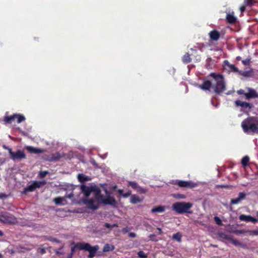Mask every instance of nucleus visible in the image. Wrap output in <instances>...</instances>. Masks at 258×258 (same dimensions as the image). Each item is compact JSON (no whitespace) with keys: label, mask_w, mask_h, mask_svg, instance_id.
Returning <instances> with one entry per match:
<instances>
[{"label":"nucleus","mask_w":258,"mask_h":258,"mask_svg":"<svg viewBox=\"0 0 258 258\" xmlns=\"http://www.w3.org/2000/svg\"><path fill=\"white\" fill-rule=\"evenodd\" d=\"M16 119H17V122L20 123L25 120V117L20 114H14L11 116H6L4 120L7 123H11Z\"/></svg>","instance_id":"nucleus-7"},{"label":"nucleus","mask_w":258,"mask_h":258,"mask_svg":"<svg viewBox=\"0 0 258 258\" xmlns=\"http://www.w3.org/2000/svg\"><path fill=\"white\" fill-rule=\"evenodd\" d=\"M232 243L235 245L241 246V245H242L240 242H239L238 240H233Z\"/></svg>","instance_id":"nucleus-45"},{"label":"nucleus","mask_w":258,"mask_h":258,"mask_svg":"<svg viewBox=\"0 0 258 258\" xmlns=\"http://www.w3.org/2000/svg\"><path fill=\"white\" fill-rule=\"evenodd\" d=\"M75 245H76L77 249L79 250H86L87 247H88V243L78 242Z\"/></svg>","instance_id":"nucleus-21"},{"label":"nucleus","mask_w":258,"mask_h":258,"mask_svg":"<svg viewBox=\"0 0 258 258\" xmlns=\"http://www.w3.org/2000/svg\"><path fill=\"white\" fill-rule=\"evenodd\" d=\"M130 202L133 204H136L141 202V200L140 199V198L138 196H137L135 195H134L131 197Z\"/></svg>","instance_id":"nucleus-25"},{"label":"nucleus","mask_w":258,"mask_h":258,"mask_svg":"<svg viewBox=\"0 0 258 258\" xmlns=\"http://www.w3.org/2000/svg\"><path fill=\"white\" fill-rule=\"evenodd\" d=\"M214 221L216 222V223L218 225H222V222L220 218L217 216H215L214 218Z\"/></svg>","instance_id":"nucleus-37"},{"label":"nucleus","mask_w":258,"mask_h":258,"mask_svg":"<svg viewBox=\"0 0 258 258\" xmlns=\"http://www.w3.org/2000/svg\"><path fill=\"white\" fill-rule=\"evenodd\" d=\"M49 173L48 171H40L39 172V176L41 178H44L46 176L47 174Z\"/></svg>","instance_id":"nucleus-34"},{"label":"nucleus","mask_w":258,"mask_h":258,"mask_svg":"<svg viewBox=\"0 0 258 258\" xmlns=\"http://www.w3.org/2000/svg\"><path fill=\"white\" fill-rule=\"evenodd\" d=\"M242 62L245 66H249L250 63V59L246 58L244 60H242Z\"/></svg>","instance_id":"nucleus-38"},{"label":"nucleus","mask_w":258,"mask_h":258,"mask_svg":"<svg viewBox=\"0 0 258 258\" xmlns=\"http://www.w3.org/2000/svg\"><path fill=\"white\" fill-rule=\"evenodd\" d=\"M26 149L29 152L34 154L41 153L44 151L43 149L36 148L31 146L27 147Z\"/></svg>","instance_id":"nucleus-19"},{"label":"nucleus","mask_w":258,"mask_h":258,"mask_svg":"<svg viewBox=\"0 0 258 258\" xmlns=\"http://www.w3.org/2000/svg\"><path fill=\"white\" fill-rule=\"evenodd\" d=\"M233 92H234V90H233V91H229L226 94V95H230V94H232Z\"/></svg>","instance_id":"nucleus-55"},{"label":"nucleus","mask_w":258,"mask_h":258,"mask_svg":"<svg viewBox=\"0 0 258 258\" xmlns=\"http://www.w3.org/2000/svg\"><path fill=\"white\" fill-rule=\"evenodd\" d=\"M115 249V246L108 243L105 244L103 248V252L112 251Z\"/></svg>","instance_id":"nucleus-22"},{"label":"nucleus","mask_w":258,"mask_h":258,"mask_svg":"<svg viewBox=\"0 0 258 258\" xmlns=\"http://www.w3.org/2000/svg\"><path fill=\"white\" fill-rule=\"evenodd\" d=\"M165 211V207L163 206H159L152 209V213H162Z\"/></svg>","instance_id":"nucleus-23"},{"label":"nucleus","mask_w":258,"mask_h":258,"mask_svg":"<svg viewBox=\"0 0 258 258\" xmlns=\"http://www.w3.org/2000/svg\"><path fill=\"white\" fill-rule=\"evenodd\" d=\"M53 201L57 205H64V203L62 202L65 200L63 198L57 197L55 198Z\"/></svg>","instance_id":"nucleus-30"},{"label":"nucleus","mask_w":258,"mask_h":258,"mask_svg":"<svg viewBox=\"0 0 258 258\" xmlns=\"http://www.w3.org/2000/svg\"><path fill=\"white\" fill-rule=\"evenodd\" d=\"M255 3L254 0H246L245 4L247 6H252Z\"/></svg>","instance_id":"nucleus-41"},{"label":"nucleus","mask_w":258,"mask_h":258,"mask_svg":"<svg viewBox=\"0 0 258 258\" xmlns=\"http://www.w3.org/2000/svg\"><path fill=\"white\" fill-rule=\"evenodd\" d=\"M257 175H258V171H257Z\"/></svg>","instance_id":"nucleus-64"},{"label":"nucleus","mask_w":258,"mask_h":258,"mask_svg":"<svg viewBox=\"0 0 258 258\" xmlns=\"http://www.w3.org/2000/svg\"><path fill=\"white\" fill-rule=\"evenodd\" d=\"M156 235L154 234H151L149 235V238L150 239V240L153 241H157V240L156 239Z\"/></svg>","instance_id":"nucleus-43"},{"label":"nucleus","mask_w":258,"mask_h":258,"mask_svg":"<svg viewBox=\"0 0 258 258\" xmlns=\"http://www.w3.org/2000/svg\"><path fill=\"white\" fill-rule=\"evenodd\" d=\"M245 97L248 100L250 98H258V93L253 89L248 88V92L245 94Z\"/></svg>","instance_id":"nucleus-13"},{"label":"nucleus","mask_w":258,"mask_h":258,"mask_svg":"<svg viewBox=\"0 0 258 258\" xmlns=\"http://www.w3.org/2000/svg\"><path fill=\"white\" fill-rule=\"evenodd\" d=\"M240 10L241 13L244 12L245 10V6H242L240 7Z\"/></svg>","instance_id":"nucleus-52"},{"label":"nucleus","mask_w":258,"mask_h":258,"mask_svg":"<svg viewBox=\"0 0 258 258\" xmlns=\"http://www.w3.org/2000/svg\"><path fill=\"white\" fill-rule=\"evenodd\" d=\"M212 86L211 82L209 80H207L204 81L203 84L200 86V88L203 90L210 91V89Z\"/></svg>","instance_id":"nucleus-20"},{"label":"nucleus","mask_w":258,"mask_h":258,"mask_svg":"<svg viewBox=\"0 0 258 258\" xmlns=\"http://www.w3.org/2000/svg\"><path fill=\"white\" fill-rule=\"evenodd\" d=\"M0 222L5 224H13L17 222V219L12 214L2 211L0 212Z\"/></svg>","instance_id":"nucleus-5"},{"label":"nucleus","mask_w":258,"mask_h":258,"mask_svg":"<svg viewBox=\"0 0 258 258\" xmlns=\"http://www.w3.org/2000/svg\"><path fill=\"white\" fill-rule=\"evenodd\" d=\"M257 221V220L255 218L253 217L252 216H250V221L249 222H252L253 223H255Z\"/></svg>","instance_id":"nucleus-50"},{"label":"nucleus","mask_w":258,"mask_h":258,"mask_svg":"<svg viewBox=\"0 0 258 258\" xmlns=\"http://www.w3.org/2000/svg\"><path fill=\"white\" fill-rule=\"evenodd\" d=\"M174 197L176 199H184L185 196L183 194H177L174 195Z\"/></svg>","instance_id":"nucleus-39"},{"label":"nucleus","mask_w":258,"mask_h":258,"mask_svg":"<svg viewBox=\"0 0 258 258\" xmlns=\"http://www.w3.org/2000/svg\"><path fill=\"white\" fill-rule=\"evenodd\" d=\"M128 236L131 238H135L137 237V234L134 232H130L128 233Z\"/></svg>","instance_id":"nucleus-47"},{"label":"nucleus","mask_w":258,"mask_h":258,"mask_svg":"<svg viewBox=\"0 0 258 258\" xmlns=\"http://www.w3.org/2000/svg\"><path fill=\"white\" fill-rule=\"evenodd\" d=\"M131 227H129L128 226H126L125 227H124L122 229V232L123 234H125V233H128L131 229Z\"/></svg>","instance_id":"nucleus-40"},{"label":"nucleus","mask_w":258,"mask_h":258,"mask_svg":"<svg viewBox=\"0 0 258 258\" xmlns=\"http://www.w3.org/2000/svg\"><path fill=\"white\" fill-rule=\"evenodd\" d=\"M3 197V195L0 196V198H2Z\"/></svg>","instance_id":"nucleus-63"},{"label":"nucleus","mask_w":258,"mask_h":258,"mask_svg":"<svg viewBox=\"0 0 258 258\" xmlns=\"http://www.w3.org/2000/svg\"><path fill=\"white\" fill-rule=\"evenodd\" d=\"M76 250H78L76 247V245H75L74 246L71 247V252L70 254V258L72 257L73 254L75 252Z\"/></svg>","instance_id":"nucleus-44"},{"label":"nucleus","mask_w":258,"mask_h":258,"mask_svg":"<svg viewBox=\"0 0 258 258\" xmlns=\"http://www.w3.org/2000/svg\"><path fill=\"white\" fill-rule=\"evenodd\" d=\"M241 57L239 56L236 57V60H240L241 59Z\"/></svg>","instance_id":"nucleus-59"},{"label":"nucleus","mask_w":258,"mask_h":258,"mask_svg":"<svg viewBox=\"0 0 258 258\" xmlns=\"http://www.w3.org/2000/svg\"><path fill=\"white\" fill-rule=\"evenodd\" d=\"M138 255L140 258H147V254L143 251H139L138 252Z\"/></svg>","instance_id":"nucleus-36"},{"label":"nucleus","mask_w":258,"mask_h":258,"mask_svg":"<svg viewBox=\"0 0 258 258\" xmlns=\"http://www.w3.org/2000/svg\"><path fill=\"white\" fill-rule=\"evenodd\" d=\"M212 61V58H208L207 59V63H208L209 61Z\"/></svg>","instance_id":"nucleus-57"},{"label":"nucleus","mask_w":258,"mask_h":258,"mask_svg":"<svg viewBox=\"0 0 258 258\" xmlns=\"http://www.w3.org/2000/svg\"><path fill=\"white\" fill-rule=\"evenodd\" d=\"M81 190L82 193L84 194L85 199H89V197L91 193V186L89 187L85 184L81 186Z\"/></svg>","instance_id":"nucleus-15"},{"label":"nucleus","mask_w":258,"mask_h":258,"mask_svg":"<svg viewBox=\"0 0 258 258\" xmlns=\"http://www.w3.org/2000/svg\"><path fill=\"white\" fill-rule=\"evenodd\" d=\"M241 127L247 134H258V118L250 116L245 118L241 123Z\"/></svg>","instance_id":"nucleus-2"},{"label":"nucleus","mask_w":258,"mask_h":258,"mask_svg":"<svg viewBox=\"0 0 258 258\" xmlns=\"http://www.w3.org/2000/svg\"><path fill=\"white\" fill-rule=\"evenodd\" d=\"M3 148H4V149H6V150H8L9 152V150H10V149H12L11 148H10L8 147V146H7L6 145H3Z\"/></svg>","instance_id":"nucleus-54"},{"label":"nucleus","mask_w":258,"mask_h":258,"mask_svg":"<svg viewBox=\"0 0 258 258\" xmlns=\"http://www.w3.org/2000/svg\"><path fill=\"white\" fill-rule=\"evenodd\" d=\"M250 233L252 235H258V230L250 231Z\"/></svg>","instance_id":"nucleus-51"},{"label":"nucleus","mask_w":258,"mask_h":258,"mask_svg":"<svg viewBox=\"0 0 258 258\" xmlns=\"http://www.w3.org/2000/svg\"><path fill=\"white\" fill-rule=\"evenodd\" d=\"M211 246L214 247H217V245L211 244Z\"/></svg>","instance_id":"nucleus-60"},{"label":"nucleus","mask_w":258,"mask_h":258,"mask_svg":"<svg viewBox=\"0 0 258 258\" xmlns=\"http://www.w3.org/2000/svg\"><path fill=\"white\" fill-rule=\"evenodd\" d=\"M128 184L133 189H136V190L137 189V188L138 187V186H139L138 184H137V183L135 181H130L128 182Z\"/></svg>","instance_id":"nucleus-33"},{"label":"nucleus","mask_w":258,"mask_h":258,"mask_svg":"<svg viewBox=\"0 0 258 258\" xmlns=\"http://www.w3.org/2000/svg\"><path fill=\"white\" fill-rule=\"evenodd\" d=\"M45 182L44 181H34L31 185L27 186L23 189L22 194H26L28 192L33 191L37 188H39L41 185H44Z\"/></svg>","instance_id":"nucleus-8"},{"label":"nucleus","mask_w":258,"mask_h":258,"mask_svg":"<svg viewBox=\"0 0 258 258\" xmlns=\"http://www.w3.org/2000/svg\"><path fill=\"white\" fill-rule=\"evenodd\" d=\"M209 76L212 77L216 82V84L214 86V90L215 93L220 94L226 90V85L222 75L212 73Z\"/></svg>","instance_id":"nucleus-3"},{"label":"nucleus","mask_w":258,"mask_h":258,"mask_svg":"<svg viewBox=\"0 0 258 258\" xmlns=\"http://www.w3.org/2000/svg\"><path fill=\"white\" fill-rule=\"evenodd\" d=\"M4 235L3 232L0 230V236H3Z\"/></svg>","instance_id":"nucleus-58"},{"label":"nucleus","mask_w":258,"mask_h":258,"mask_svg":"<svg viewBox=\"0 0 258 258\" xmlns=\"http://www.w3.org/2000/svg\"><path fill=\"white\" fill-rule=\"evenodd\" d=\"M88 247H87L86 251L89 252V254L88 256L89 258H93L95 255V254L99 249V246L96 245L94 246H92L89 243H88Z\"/></svg>","instance_id":"nucleus-10"},{"label":"nucleus","mask_w":258,"mask_h":258,"mask_svg":"<svg viewBox=\"0 0 258 258\" xmlns=\"http://www.w3.org/2000/svg\"><path fill=\"white\" fill-rule=\"evenodd\" d=\"M250 215H241L239 216V220L241 221H246V222H249L250 221Z\"/></svg>","instance_id":"nucleus-32"},{"label":"nucleus","mask_w":258,"mask_h":258,"mask_svg":"<svg viewBox=\"0 0 258 258\" xmlns=\"http://www.w3.org/2000/svg\"><path fill=\"white\" fill-rule=\"evenodd\" d=\"M72 195H70L69 196H68V198H71L72 197Z\"/></svg>","instance_id":"nucleus-61"},{"label":"nucleus","mask_w":258,"mask_h":258,"mask_svg":"<svg viewBox=\"0 0 258 258\" xmlns=\"http://www.w3.org/2000/svg\"><path fill=\"white\" fill-rule=\"evenodd\" d=\"M38 251L41 254H43L46 253V250L44 248H39L38 249Z\"/></svg>","instance_id":"nucleus-46"},{"label":"nucleus","mask_w":258,"mask_h":258,"mask_svg":"<svg viewBox=\"0 0 258 258\" xmlns=\"http://www.w3.org/2000/svg\"><path fill=\"white\" fill-rule=\"evenodd\" d=\"M224 66L225 67H227L229 70L231 71V72H234V73H239V71L238 70V69L235 67L234 64H232L229 63V62L227 60H225L224 61Z\"/></svg>","instance_id":"nucleus-17"},{"label":"nucleus","mask_w":258,"mask_h":258,"mask_svg":"<svg viewBox=\"0 0 258 258\" xmlns=\"http://www.w3.org/2000/svg\"><path fill=\"white\" fill-rule=\"evenodd\" d=\"M237 92L239 95H243L244 96L245 94H247V93H245L244 91L242 89H240L239 90H238Z\"/></svg>","instance_id":"nucleus-48"},{"label":"nucleus","mask_w":258,"mask_h":258,"mask_svg":"<svg viewBox=\"0 0 258 258\" xmlns=\"http://www.w3.org/2000/svg\"><path fill=\"white\" fill-rule=\"evenodd\" d=\"M131 195V191H128L127 192L123 194V195H122V197L123 198H127Z\"/></svg>","instance_id":"nucleus-49"},{"label":"nucleus","mask_w":258,"mask_h":258,"mask_svg":"<svg viewBox=\"0 0 258 258\" xmlns=\"http://www.w3.org/2000/svg\"><path fill=\"white\" fill-rule=\"evenodd\" d=\"M182 62L184 63H188L190 62L191 59L190 57V55L188 53H186L182 58Z\"/></svg>","instance_id":"nucleus-26"},{"label":"nucleus","mask_w":258,"mask_h":258,"mask_svg":"<svg viewBox=\"0 0 258 258\" xmlns=\"http://www.w3.org/2000/svg\"><path fill=\"white\" fill-rule=\"evenodd\" d=\"M253 73V70L250 69L249 71H244V72H239V73L241 74L242 76L244 77H249L251 76L252 74Z\"/></svg>","instance_id":"nucleus-28"},{"label":"nucleus","mask_w":258,"mask_h":258,"mask_svg":"<svg viewBox=\"0 0 258 258\" xmlns=\"http://www.w3.org/2000/svg\"><path fill=\"white\" fill-rule=\"evenodd\" d=\"M171 183L174 185H177L180 187L182 188H192L197 186V184L191 180L183 181L180 180H172Z\"/></svg>","instance_id":"nucleus-6"},{"label":"nucleus","mask_w":258,"mask_h":258,"mask_svg":"<svg viewBox=\"0 0 258 258\" xmlns=\"http://www.w3.org/2000/svg\"><path fill=\"white\" fill-rule=\"evenodd\" d=\"M246 198V194L244 192H240L238 194V197L236 199H232L230 201V205H236L242 200H244Z\"/></svg>","instance_id":"nucleus-12"},{"label":"nucleus","mask_w":258,"mask_h":258,"mask_svg":"<svg viewBox=\"0 0 258 258\" xmlns=\"http://www.w3.org/2000/svg\"><path fill=\"white\" fill-rule=\"evenodd\" d=\"M118 192L120 195H121L122 196V195H123V190L122 189H118Z\"/></svg>","instance_id":"nucleus-53"},{"label":"nucleus","mask_w":258,"mask_h":258,"mask_svg":"<svg viewBox=\"0 0 258 258\" xmlns=\"http://www.w3.org/2000/svg\"><path fill=\"white\" fill-rule=\"evenodd\" d=\"M157 229L159 231V234H161L162 233V230L160 228H158Z\"/></svg>","instance_id":"nucleus-56"},{"label":"nucleus","mask_w":258,"mask_h":258,"mask_svg":"<svg viewBox=\"0 0 258 258\" xmlns=\"http://www.w3.org/2000/svg\"><path fill=\"white\" fill-rule=\"evenodd\" d=\"M235 104L237 106H241L242 108H248L249 109H252L253 107V105L246 102H242L240 100H236Z\"/></svg>","instance_id":"nucleus-14"},{"label":"nucleus","mask_w":258,"mask_h":258,"mask_svg":"<svg viewBox=\"0 0 258 258\" xmlns=\"http://www.w3.org/2000/svg\"><path fill=\"white\" fill-rule=\"evenodd\" d=\"M249 161V158L248 156H245L241 160V164L244 167H245L248 165Z\"/></svg>","instance_id":"nucleus-29"},{"label":"nucleus","mask_w":258,"mask_h":258,"mask_svg":"<svg viewBox=\"0 0 258 258\" xmlns=\"http://www.w3.org/2000/svg\"><path fill=\"white\" fill-rule=\"evenodd\" d=\"M78 179L81 182H84L89 180V177L83 174H79Z\"/></svg>","instance_id":"nucleus-27"},{"label":"nucleus","mask_w":258,"mask_h":258,"mask_svg":"<svg viewBox=\"0 0 258 258\" xmlns=\"http://www.w3.org/2000/svg\"><path fill=\"white\" fill-rule=\"evenodd\" d=\"M182 237V234L178 232L175 234H173L172 235V239L174 240H176V241L178 242H181L182 240L181 238Z\"/></svg>","instance_id":"nucleus-24"},{"label":"nucleus","mask_w":258,"mask_h":258,"mask_svg":"<svg viewBox=\"0 0 258 258\" xmlns=\"http://www.w3.org/2000/svg\"><path fill=\"white\" fill-rule=\"evenodd\" d=\"M226 20L228 23L234 24L237 21V18L234 16V13L232 12L231 13H228L226 15Z\"/></svg>","instance_id":"nucleus-16"},{"label":"nucleus","mask_w":258,"mask_h":258,"mask_svg":"<svg viewBox=\"0 0 258 258\" xmlns=\"http://www.w3.org/2000/svg\"><path fill=\"white\" fill-rule=\"evenodd\" d=\"M218 235L219 237L225 240H230L232 239L230 235L226 234L223 232L219 233Z\"/></svg>","instance_id":"nucleus-31"},{"label":"nucleus","mask_w":258,"mask_h":258,"mask_svg":"<svg viewBox=\"0 0 258 258\" xmlns=\"http://www.w3.org/2000/svg\"><path fill=\"white\" fill-rule=\"evenodd\" d=\"M136 190L138 192H140L141 193H143V194H144L146 192V189L141 187L140 186H138V187L137 188Z\"/></svg>","instance_id":"nucleus-42"},{"label":"nucleus","mask_w":258,"mask_h":258,"mask_svg":"<svg viewBox=\"0 0 258 258\" xmlns=\"http://www.w3.org/2000/svg\"><path fill=\"white\" fill-rule=\"evenodd\" d=\"M3 257V255L2 253H0V258H2Z\"/></svg>","instance_id":"nucleus-62"},{"label":"nucleus","mask_w":258,"mask_h":258,"mask_svg":"<svg viewBox=\"0 0 258 258\" xmlns=\"http://www.w3.org/2000/svg\"><path fill=\"white\" fill-rule=\"evenodd\" d=\"M9 154L11 158L14 160H21L23 159L26 158V155L23 151L18 150L16 152L12 151V149L9 150Z\"/></svg>","instance_id":"nucleus-9"},{"label":"nucleus","mask_w":258,"mask_h":258,"mask_svg":"<svg viewBox=\"0 0 258 258\" xmlns=\"http://www.w3.org/2000/svg\"><path fill=\"white\" fill-rule=\"evenodd\" d=\"M192 207V204L189 202H178L174 203L172 206V210L176 213L182 214L185 213L192 214V211L190 210Z\"/></svg>","instance_id":"nucleus-4"},{"label":"nucleus","mask_w":258,"mask_h":258,"mask_svg":"<svg viewBox=\"0 0 258 258\" xmlns=\"http://www.w3.org/2000/svg\"><path fill=\"white\" fill-rule=\"evenodd\" d=\"M94 192L93 199H84L83 203L88 208L92 210H97L101 204L116 207L117 202L115 198L111 195V192L107 189L105 190V196L101 194L100 189L96 186H91V192Z\"/></svg>","instance_id":"nucleus-1"},{"label":"nucleus","mask_w":258,"mask_h":258,"mask_svg":"<svg viewBox=\"0 0 258 258\" xmlns=\"http://www.w3.org/2000/svg\"><path fill=\"white\" fill-rule=\"evenodd\" d=\"M61 157V156L58 153H56L55 154H51L48 155H45L43 158L44 160L48 161H57Z\"/></svg>","instance_id":"nucleus-11"},{"label":"nucleus","mask_w":258,"mask_h":258,"mask_svg":"<svg viewBox=\"0 0 258 258\" xmlns=\"http://www.w3.org/2000/svg\"><path fill=\"white\" fill-rule=\"evenodd\" d=\"M104 226H105V227H106L107 228H114V227H117L118 225L117 224H113L111 225L109 223H106L104 225Z\"/></svg>","instance_id":"nucleus-35"},{"label":"nucleus","mask_w":258,"mask_h":258,"mask_svg":"<svg viewBox=\"0 0 258 258\" xmlns=\"http://www.w3.org/2000/svg\"><path fill=\"white\" fill-rule=\"evenodd\" d=\"M220 33L215 30H212L209 33V37L213 41H217L220 38Z\"/></svg>","instance_id":"nucleus-18"}]
</instances>
